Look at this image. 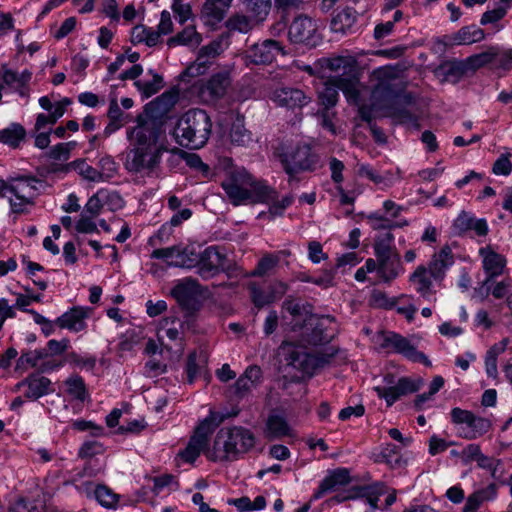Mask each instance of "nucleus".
<instances>
[{
    "label": "nucleus",
    "instance_id": "nucleus-1",
    "mask_svg": "<svg viewBox=\"0 0 512 512\" xmlns=\"http://www.w3.org/2000/svg\"><path fill=\"white\" fill-rule=\"evenodd\" d=\"M355 60L353 59V68L348 73H339L330 79H320L323 84L318 88V97L320 103L325 108L334 106L338 100V92L341 90L347 101L358 107L361 118L370 121L376 117L378 111L395 102V94L388 81H381L370 93L371 104L367 106L362 98L368 93V90L361 86L355 77Z\"/></svg>",
    "mask_w": 512,
    "mask_h": 512
},
{
    "label": "nucleus",
    "instance_id": "nucleus-2",
    "mask_svg": "<svg viewBox=\"0 0 512 512\" xmlns=\"http://www.w3.org/2000/svg\"><path fill=\"white\" fill-rule=\"evenodd\" d=\"M160 130L154 128L151 122L136 125L127 130L129 148L124 167L130 173L140 176H150L159 166L166 147L159 140Z\"/></svg>",
    "mask_w": 512,
    "mask_h": 512
},
{
    "label": "nucleus",
    "instance_id": "nucleus-3",
    "mask_svg": "<svg viewBox=\"0 0 512 512\" xmlns=\"http://www.w3.org/2000/svg\"><path fill=\"white\" fill-rule=\"evenodd\" d=\"M454 264L450 247H443L435 253L428 266L420 265L410 275V283L414 290L427 301H436L437 288L441 286L446 272Z\"/></svg>",
    "mask_w": 512,
    "mask_h": 512
},
{
    "label": "nucleus",
    "instance_id": "nucleus-4",
    "mask_svg": "<svg viewBox=\"0 0 512 512\" xmlns=\"http://www.w3.org/2000/svg\"><path fill=\"white\" fill-rule=\"evenodd\" d=\"M285 308L292 316L294 332L299 331L301 343L318 345L329 342L337 333L338 324L329 315H303L299 303L286 302Z\"/></svg>",
    "mask_w": 512,
    "mask_h": 512
},
{
    "label": "nucleus",
    "instance_id": "nucleus-5",
    "mask_svg": "<svg viewBox=\"0 0 512 512\" xmlns=\"http://www.w3.org/2000/svg\"><path fill=\"white\" fill-rule=\"evenodd\" d=\"M221 185L226 196L235 206L258 202L269 195L267 185L256 180L242 167L230 168Z\"/></svg>",
    "mask_w": 512,
    "mask_h": 512
},
{
    "label": "nucleus",
    "instance_id": "nucleus-6",
    "mask_svg": "<svg viewBox=\"0 0 512 512\" xmlns=\"http://www.w3.org/2000/svg\"><path fill=\"white\" fill-rule=\"evenodd\" d=\"M212 129L209 115L202 109H191L177 121L174 129L176 142L189 149H200L208 141Z\"/></svg>",
    "mask_w": 512,
    "mask_h": 512
},
{
    "label": "nucleus",
    "instance_id": "nucleus-7",
    "mask_svg": "<svg viewBox=\"0 0 512 512\" xmlns=\"http://www.w3.org/2000/svg\"><path fill=\"white\" fill-rule=\"evenodd\" d=\"M254 443V435L248 429L224 427L218 431L208 457L213 461L233 459L250 450Z\"/></svg>",
    "mask_w": 512,
    "mask_h": 512
},
{
    "label": "nucleus",
    "instance_id": "nucleus-8",
    "mask_svg": "<svg viewBox=\"0 0 512 512\" xmlns=\"http://www.w3.org/2000/svg\"><path fill=\"white\" fill-rule=\"evenodd\" d=\"M220 421L221 417L218 413L210 409L209 415L201 420L195 427L185 448L177 453L176 462L178 465L184 463L192 464L197 460L201 453L207 448L209 437Z\"/></svg>",
    "mask_w": 512,
    "mask_h": 512
},
{
    "label": "nucleus",
    "instance_id": "nucleus-9",
    "mask_svg": "<svg viewBox=\"0 0 512 512\" xmlns=\"http://www.w3.org/2000/svg\"><path fill=\"white\" fill-rule=\"evenodd\" d=\"M38 183L36 178L29 176L10 178V188L6 199L9 202L11 213H29L38 195Z\"/></svg>",
    "mask_w": 512,
    "mask_h": 512
},
{
    "label": "nucleus",
    "instance_id": "nucleus-10",
    "mask_svg": "<svg viewBox=\"0 0 512 512\" xmlns=\"http://www.w3.org/2000/svg\"><path fill=\"white\" fill-rule=\"evenodd\" d=\"M281 365L291 367L302 373V376H310L318 366L316 357L306 351L303 345H296L293 342L285 341L277 353Z\"/></svg>",
    "mask_w": 512,
    "mask_h": 512
},
{
    "label": "nucleus",
    "instance_id": "nucleus-11",
    "mask_svg": "<svg viewBox=\"0 0 512 512\" xmlns=\"http://www.w3.org/2000/svg\"><path fill=\"white\" fill-rule=\"evenodd\" d=\"M377 341L382 348H391L394 352L401 354L409 361L422 363L425 366L431 365L427 356L418 351L417 347L419 341L415 337L407 338L397 333L387 332L379 334Z\"/></svg>",
    "mask_w": 512,
    "mask_h": 512
},
{
    "label": "nucleus",
    "instance_id": "nucleus-12",
    "mask_svg": "<svg viewBox=\"0 0 512 512\" xmlns=\"http://www.w3.org/2000/svg\"><path fill=\"white\" fill-rule=\"evenodd\" d=\"M451 420L458 426V434L465 439H476L491 428V422L482 417L475 416L471 411L461 408L451 410Z\"/></svg>",
    "mask_w": 512,
    "mask_h": 512
},
{
    "label": "nucleus",
    "instance_id": "nucleus-13",
    "mask_svg": "<svg viewBox=\"0 0 512 512\" xmlns=\"http://www.w3.org/2000/svg\"><path fill=\"white\" fill-rule=\"evenodd\" d=\"M353 68V57L336 56L332 58L319 59L313 66L304 65L302 70L317 79H330L339 73H348Z\"/></svg>",
    "mask_w": 512,
    "mask_h": 512
},
{
    "label": "nucleus",
    "instance_id": "nucleus-14",
    "mask_svg": "<svg viewBox=\"0 0 512 512\" xmlns=\"http://www.w3.org/2000/svg\"><path fill=\"white\" fill-rule=\"evenodd\" d=\"M184 331V322L179 317L175 315L165 316L157 325L158 342L167 349H170L173 344L181 353L183 350Z\"/></svg>",
    "mask_w": 512,
    "mask_h": 512
},
{
    "label": "nucleus",
    "instance_id": "nucleus-15",
    "mask_svg": "<svg viewBox=\"0 0 512 512\" xmlns=\"http://www.w3.org/2000/svg\"><path fill=\"white\" fill-rule=\"evenodd\" d=\"M374 390L387 406H392L402 396L415 392L417 385L409 378L402 377L395 380L393 376L388 375L384 377L383 384L375 386Z\"/></svg>",
    "mask_w": 512,
    "mask_h": 512
},
{
    "label": "nucleus",
    "instance_id": "nucleus-16",
    "mask_svg": "<svg viewBox=\"0 0 512 512\" xmlns=\"http://www.w3.org/2000/svg\"><path fill=\"white\" fill-rule=\"evenodd\" d=\"M229 45L228 37L221 35L209 45L203 46L197 60L188 66L181 77L185 81L188 78L198 77L208 69V58H214L222 53Z\"/></svg>",
    "mask_w": 512,
    "mask_h": 512
},
{
    "label": "nucleus",
    "instance_id": "nucleus-17",
    "mask_svg": "<svg viewBox=\"0 0 512 512\" xmlns=\"http://www.w3.org/2000/svg\"><path fill=\"white\" fill-rule=\"evenodd\" d=\"M280 161L289 175H294L303 170H310L315 164L311 149L306 144L298 145L294 148H286L280 154Z\"/></svg>",
    "mask_w": 512,
    "mask_h": 512
},
{
    "label": "nucleus",
    "instance_id": "nucleus-18",
    "mask_svg": "<svg viewBox=\"0 0 512 512\" xmlns=\"http://www.w3.org/2000/svg\"><path fill=\"white\" fill-rule=\"evenodd\" d=\"M178 95L175 92H164L155 100L146 104L143 113H141L136 122L144 124V122H151L154 128L159 129L160 121L176 104Z\"/></svg>",
    "mask_w": 512,
    "mask_h": 512
},
{
    "label": "nucleus",
    "instance_id": "nucleus-19",
    "mask_svg": "<svg viewBox=\"0 0 512 512\" xmlns=\"http://www.w3.org/2000/svg\"><path fill=\"white\" fill-rule=\"evenodd\" d=\"M230 71L228 69L214 73L211 78L200 85L199 97L209 103L223 97L230 86Z\"/></svg>",
    "mask_w": 512,
    "mask_h": 512
},
{
    "label": "nucleus",
    "instance_id": "nucleus-20",
    "mask_svg": "<svg viewBox=\"0 0 512 512\" xmlns=\"http://www.w3.org/2000/svg\"><path fill=\"white\" fill-rule=\"evenodd\" d=\"M231 2L232 0H206L199 16L204 26L211 30H217L218 24L224 19Z\"/></svg>",
    "mask_w": 512,
    "mask_h": 512
},
{
    "label": "nucleus",
    "instance_id": "nucleus-21",
    "mask_svg": "<svg viewBox=\"0 0 512 512\" xmlns=\"http://www.w3.org/2000/svg\"><path fill=\"white\" fill-rule=\"evenodd\" d=\"M200 293V286L192 280L179 282L171 291L179 305L188 310L196 309Z\"/></svg>",
    "mask_w": 512,
    "mask_h": 512
},
{
    "label": "nucleus",
    "instance_id": "nucleus-22",
    "mask_svg": "<svg viewBox=\"0 0 512 512\" xmlns=\"http://www.w3.org/2000/svg\"><path fill=\"white\" fill-rule=\"evenodd\" d=\"M225 266V257L215 247H208L199 254L198 272L203 278H209Z\"/></svg>",
    "mask_w": 512,
    "mask_h": 512
},
{
    "label": "nucleus",
    "instance_id": "nucleus-23",
    "mask_svg": "<svg viewBox=\"0 0 512 512\" xmlns=\"http://www.w3.org/2000/svg\"><path fill=\"white\" fill-rule=\"evenodd\" d=\"M479 255L482 258L483 269L489 278L503 274L507 263L503 255L497 253L491 246L480 248Z\"/></svg>",
    "mask_w": 512,
    "mask_h": 512
},
{
    "label": "nucleus",
    "instance_id": "nucleus-24",
    "mask_svg": "<svg viewBox=\"0 0 512 512\" xmlns=\"http://www.w3.org/2000/svg\"><path fill=\"white\" fill-rule=\"evenodd\" d=\"M50 384V380L46 377L33 375L18 383L17 388L24 389L23 394L26 398L35 400L48 393Z\"/></svg>",
    "mask_w": 512,
    "mask_h": 512
},
{
    "label": "nucleus",
    "instance_id": "nucleus-25",
    "mask_svg": "<svg viewBox=\"0 0 512 512\" xmlns=\"http://www.w3.org/2000/svg\"><path fill=\"white\" fill-rule=\"evenodd\" d=\"M502 60H507L509 63L512 62V51L492 47L483 53L469 57L466 61V65L471 69H477L489 62Z\"/></svg>",
    "mask_w": 512,
    "mask_h": 512
},
{
    "label": "nucleus",
    "instance_id": "nucleus-26",
    "mask_svg": "<svg viewBox=\"0 0 512 512\" xmlns=\"http://www.w3.org/2000/svg\"><path fill=\"white\" fill-rule=\"evenodd\" d=\"M309 100L310 98L303 91L293 88L279 89L273 94V101L275 103L288 108L303 107Z\"/></svg>",
    "mask_w": 512,
    "mask_h": 512
},
{
    "label": "nucleus",
    "instance_id": "nucleus-27",
    "mask_svg": "<svg viewBox=\"0 0 512 512\" xmlns=\"http://www.w3.org/2000/svg\"><path fill=\"white\" fill-rule=\"evenodd\" d=\"M282 52L281 47L273 40H265L253 45L248 57L256 64L271 62L276 54Z\"/></svg>",
    "mask_w": 512,
    "mask_h": 512
},
{
    "label": "nucleus",
    "instance_id": "nucleus-28",
    "mask_svg": "<svg viewBox=\"0 0 512 512\" xmlns=\"http://www.w3.org/2000/svg\"><path fill=\"white\" fill-rule=\"evenodd\" d=\"M350 481L349 471L345 468H338L327 475L315 492L316 499L321 498L325 493L336 490Z\"/></svg>",
    "mask_w": 512,
    "mask_h": 512
},
{
    "label": "nucleus",
    "instance_id": "nucleus-29",
    "mask_svg": "<svg viewBox=\"0 0 512 512\" xmlns=\"http://www.w3.org/2000/svg\"><path fill=\"white\" fill-rule=\"evenodd\" d=\"M92 309L89 307H74L66 312V330L72 333L84 332L87 329V319Z\"/></svg>",
    "mask_w": 512,
    "mask_h": 512
},
{
    "label": "nucleus",
    "instance_id": "nucleus-30",
    "mask_svg": "<svg viewBox=\"0 0 512 512\" xmlns=\"http://www.w3.org/2000/svg\"><path fill=\"white\" fill-rule=\"evenodd\" d=\"M378 262L377 275L383 281H390L396 278L401 272V264L396 254L376 257Z\"/></svg>",
    "mask_w": 512,
    "mask_h": 512
},
{
    "label": "nucleus",
    "instance_id": "nucleus-31",
    "mask_svg": "<svg viewBox=\"0 0 512 512\" xmlns=\"http://www.w3.org/2000/svg\"><path fill=\"white\" fill-rule=\"evenodd\" d=\"M264 433L268 439H278L291 436L292 430L284 416L273 413L266 421Z\"/></svg>",
    "mask_w": 512,
    "mask_h": 512
},
{
    "label": "nucleus",
    "instance_id": "nucleus-32",
    "mask_svg": "<svg viewBox=\"0 0 512 512\" xmlns=\"http://www.w3.org/2000/svg\"><path fill=\"white\" fill-rule=\"evenodd\" d=\"M8 510L9 512H51L39 497H17L9 504Z\"/></svg>",
    "mask_w": 512,
    "mask_h": 512
},
{
    "label": "nucleus",
    "instance_id": "nucleus-33",
    "mask_svg": "<svg viewBox=\"0 0 512 512\" xmlns=\"http://www.w3.org/2000/svg\"><path fill=\"white\" fill-rule=\"evenodd\" d=\"M246 15L257 26L268 16L271 9V0H244Z\"/></svg>",
    "mask_w": 512,
    "mask_h": 512
},
{
    "label": "nucleus",
    "instance_id": "nucleus-34",
    "mask_svg": "<svg viewBox=\"0 0 512 512\" xmlns=\"http://www.w3.org/2000/svg\"><path fill=\"white\" fill-rule=\"evenodd\" d=\"M508 341L503 339L498 343H495L486 353L485 356V371L489 378L497 379L498 377V366L497 359L507 349Z\"/></svg>",
    "mask_w": 512,
    "mask_h": 512
},
{
    "label": "nucleus",
    "instance_id": "nucleus-35",
    "mask_svg": "<svg viewBox=\"0 0 512 512\" xmlns=\"http://www.w3.org/2000/svg\"><path fill=\"white\" fill-rule=\"evenodd\" d=\"M64 114V101H56L55 107L51 112L40 113L36 117L34 125L35 131H50L53 125Z\"/></svg>",
    "mask_w": 512,
    "mask_h": 512
},
{
    "label": "nucleus",
    "instance_id": "nucleus-36",
    "mask_svg": "<svg viewBox=\"0 0 512 512\" xmlns=\"http://www.w3.org/2000/svg\"><path fill=\"white\" fill-rule=\"evenodd\" d=\"M66 394H69L71 398L75 400V405H73L74 411H80L82 404L87 398V392L83 380L78 376H74L66 380Z\"/></svg>",
    "mask_w": 512,
    "mask_h": 512
},
{
    "label": "nucleus",
    "instance_id": "nucleus-37",
    "mask_svg": "<svg viewBox=\"0 0 512 512\" xmlns=\"http://www.w3.org/2000/svg\"><path fill=\"white\" fill-rule=\"evenodd\" d=\"M31 75V72L28 70H23L21 73H18L3 67L1 83L6 89L13 91L16 88H19L21 85H27L31 79Z\"/></svg>",
    "mask_w": 512,
    "mask_h": 512
},
{
    "label": "nucleus",
    "instance_id": "nucleus-38",
    "mask_svg": "<svg viewBox=\"0 0 512 512\" xmlns=\"http://www.w3.org/2000/svg\"><path fill=\"white\" fill-rule=\"evenodd\" d=\"M148 75L149 78L135 82V86L144 98L153 96L163 87V79L159 74L150 70Z\"/></svg>",
    "mask_w": 512,
    "mask_h": 512
},
{
    "label": "nucleus",
    "instance_id": "nucleus-39",
    "mask_svg": "<svg viewBox=\"0 0 512 512\" xmlns=\"http://www.w3.org/2000/svg\"><path fill=\"white\" fill-rule=\"evenodd\" d=\"M269 195L266 199L259 200L258 202L268 203L269 211L273 216H280L284 213L285 209L293 202V197L290 195L283 196L279 199L278 193L267 185Z\"/></svg>",
    "mask_w": 512,
    "mask_h": 512
},
{
    "label": "nucleus",
    "instance_id": "nucleus-40",
    "mask_svg": "<svg viewBox=\"0 0 512 512\" xmlns=\"http://www.w3.org/2000/svg\"><path fill=\"white\" fill-rule=\"evenodd\" d=\"M92 496L103 507L116 509L119 505L121 496L105 485H96Z\"/></svg>",
    "mask_w": 512,
    "mask_h": 512
},
{
    "label": "nucleus",
    "instance_id": "nucleus-41",
    "mask_svg": "<svg viewBox=\"0 0 512 512\" xmlns=\"http://www.w3.org/2000/svg\"><path fill=\"white\" fill-rule=\"evenodd\" d=\"M74 171L82 178L93 181H102V174L89 165L85 160H76L70 163H66V173Z\"/></svg>",
    "mask_w": 512,
    "mask_h": 512
},
{
    "label": "nucleus",
    "instance_id": "nucleus-42",
    "mask_svg": "<svg viewBox=\"0 0 512 512\" xmlns=\"http://www.w3.org/2000/svg\"><path fill=\"white\" fill-rule=\"evenodd\" d=\"M25 134L23 126L18 123H12L0 131V142L15 148L24 139Z\"/></svg>",
    "mask_w": 512,
    "mask_h": 512
},
{
    "label": "nucleus",
    "instance_id": "nucleus-43",
    "mask_svg": "<svg viewBox=\"0 0 512 512\" xmlns=\"http://www.w3.org/2000/svg\"><path fill=\"white\" fill-rule=\"evenodd\" d=\"M384 493H386V487L381 483H375L360 488L359 497L365 499V501L370 505L371 512H375L378 508L379 498Z\"/></svg>",
    "mask_w": 512,
    "mask_h": 512
},
{
    "label": "nucleus",
    "instance_id": "nucleus-44",
    "mask_svg": "<svg viewBox=\"0 0 512 512\" xmlns=\"http://www.w3.org/2000/svg\"><path fill=\"white\" fill-rule=\"evenodd\" d=\"M228 504L233 505L239 512H249L262 510L266 506V500L263 496H257L253 501L249 497H240L229 499Z\"/></svg>",
    "mask_w": 512,
    "mask_h": 512
},
{
    "label": "nucleus",
    "instance_id": "nucleus-45",
    "mask_svg": "<svg viewBox=\"0 0 512 512\" xmlns=\"http://www.w3.org/2000/svg\"><path fill=\"white\" fill-rule=\"evenodd\" d=\"M230 139L232 143L239 146H247L253 141L251 133L244 127L242 117L238 116L233 122L230 129Z\"/></svg>",
    "mask_w": 512,
    "mask_h": 512
},
{
    "label": "nucleus",
    "instance_id": "nucleus-46",
    "mask_svg": "<svg viewBox=\"0 0 512 512\" xmlns=\"http://www.w3.org/2000/svg\"><path fill=\"white\" fill-rule=\"evenodd\" d=\"M179 248L180 246L156 249L152 252L151 257L163 259L169 266L189 265L191 262L179 260Z\"/></svg>",
    "mask_w": 512,
    "mask_h": 512
},
{
    "label": "nucleus",
    "instance_id": "nucleus-47",
    "mask_svg": "<svg viewBox=\"0 0 512 512\" xmlns=\"http://www.w3.org/2000/svg\"><path fill=\"white\" fill-rule=\"evenodd\" d=\"M229 32H248L257 26L246 14L236 13L226 21Z\"/></svg>",
    "mask_w": 512,
    "mask_h": 512
},
{
    "label": "nucleus",
    "instance_id": "nucleus-48",
    "mask_svg": "<svg viewBox=\"0 0 512 512\" xmlns=\"http://www.w3.org/2000/svg\"><path fill=\"white\" fill-rule=\"evenodd\" d=\"M394 241L393 235L389 231H383L375 239L374 253L376 257H385L393 254L391 248Z\"/></svg>",
    "mask_w": 512,
    "mask_h": 512
},
{
    "label": "nucleus",
    "instance_id": "nucleus-49",
    "mask_svg": "<svg viewBox=\"0 0 512 512\" xmlns=\"http://www.w3.org/2000/svg\"><path fill=\"white\" fill-rule=\"evenodd\" d=\"M355 19V15L349 9L341 11L331 21L332 32H345L352 27Z\"/></svg>",
    "mask_w": 512,
    "mask_h": 512
},
{
    "label": "nucleus",
    "instance_id": "nucleus-50",
    "mask_svg": "<svg viewBox=\"0 0 512 512\" xmlns=\"http://www.w3.org/2000/svg\"><path fill=\"white\" fill-rule=\"evenodd\" d=\"M285 291L286 285L280 282L276 285L275 293L269 295H264L259 289L253 288L252 298L256 306L262 307L283 295Z\"/></svg>",
    "mask_w": 512,
    "mask_h": 512
},
{
    "label": "nucleus",
    "instance_id": "nucleus-51",
    "mask_svg": "<svg viewBox=\"0 0 512 512\" xmlns=\"http://www.w3.org/2000/svg\"><path fill=\"white\" fill-rule=\"evenodd\" d=\"M41 359H44V352L33 350L23 353L17 361V370L26 371L29 368L36 367Z\"/></svg>",
    "mask_w": 512,
    "mask_h": 512
},
{
    "label": "nucleus",
    "instance_id": "nucleus-52",
    "mask_svg": "<svg viewBox=\"0 0 512 512\" xmlns=\"http://www.w3.org/2000/svg\"><path fill=\"white\" fill-rule=\"evenodd\" d=\"M511 153L506 151L494 162L492 172L497 176H508L512 172Z\"/></svg>",
    "mask_w": 512,
    "mask_h": 512
},
{
    "label": "nucleus",
    "instance_id": "nucleus-53",
    "mask_svg": "<svg viewBox=\"0 0 512 512\" xmlns=\"http://www.w3.org/2000/svg\"><path fill=\"white\" fill-rule=\"evenodd\" d=\"M336 275L337 270L335 268L324 269L315 277L314 284L323 289L334 287L337 284Z\"/></svg>",
    "mask_w": 512,
    "mask_h": 512
},
{
    "label": "nucleus",
    "instance_id": "nucleus-54",
    "mask_svg": "<svg viewBox=\"0 0 512 512\" xmlns=\"http://www.w3.org/2000/svg\"><path fill=\"white\" fill-rule=\"evenodd\" d=\"M100 191L104 194L102 202L104 203L105 209L116 211L123 207L124 201L117 192L108 189H100Z\"/></svg>",
    "mask_w": 512,
    "mask_h": 512
},
{
    "label": "nucleus",
    "instance_id": "nucleus-55",
    "mask_svg": "<svg viewBox=\"0 0 512 512\" xmlns=\"http://www.w3.org/2000/svg\"><path fill=\"white\" fill-rule=\"evenodd\" d=\"M66 363L75 368L82 370H92L95 366L96 360L93 357H82L77 354H66Z\"/></svg>",
    "mask_w": 512,
    "mask_h": 512
},
{
    "label": "nucleus",
    "instance_id": "nucleus-56",
    "mask_svg": "<svg viewBox=\"0 0 512 512\" xmlns=\"http://www.w3.org/2000/svg\"><path fill=\"white\" fill-rule=\"evenodd\" d=\"M172 10L174 13L175 20L180 24H185L190 18H192V10L189 4H183L182 0H173Z\"/></svg>",
    "mask_w": 512,
    "mask_h": 512
},
{
    "label": "nucleus",
    "instance_id": "nucleus-57",
    "mask_svg": "<svg viewBox=\"0 0 512 512\" xmlns=\"http://www.w3.org/2000/svg\"><path fill=\"white\" fill-rule=\"evenodd\" d=\"M103 195L100 189L92 195L86 203L85 212L92 217L99 215L105 209L104 203L102 202Z\"/></svg>",
    "mask_w": 512,
    "mask_h": 512
},
{
    "label": "nucleus",
    "instance_id": "nucleus-58",
    "mask_svg": "<svg viewBox=\"0 0 512 512\" xmlns=\"http://www.w3.org/2000/svg\"><path fill=\"white\" fill-rule=\"evenodd\" d=\"M201 34H177L175 37L170 38L167 41L169 47H175L178 45L195 46L201 41Z\"/></svg>",
    "mask_w": 512,
    "mask_h": 512
},
{
    "label": "nucleus",
    "instance_id": "nucleus-59",
    "mask_svg": "<svg viewBox=\"0 0 512 512\" xmlns=\"http://www.w3.org/2000/svg\"><path fill=\"white\" fill-rule=\"evenodd\" d=\"M104 452L103 445L96 440L85 441L79 449V456L82 458H91Z\"/></svg>",
    "mask_w": 512,
    "mask_h": 512
},
{
    "label": "nucleus",
    "instance_id": "nucleus-60",
    "mask_svg": "<svg viewBox=\"0 0 512 512\" xmlns=\"http://www.w3.org/2000/svg\"><path fill=\"white\" fill-rule=\"evenodd\" d=\"M317 28L311 18L307 16L296 17L290 25L289 32H315Z\"/></svg>",
    "mask_w": 512,
    "mask_h": 512
},
{
    "label": "nucleus",
    "instance_id": "nucleus-61",
    "mask_svg": "<svg viewBox=\"0 0 512 512\" xmlns=\"http://www.w3.org/2000/svg\"><path fill=\"white\" fill-rule=\"evenodd\" d=\"M396 310L411 322L414 319L417 307L411 302L410 297H402L396 305Z\"/></svg>",
    "mask_w": 512,
    "mask_h": 512
},
{
    "label": "nucleus",
    "instance_id": "nucleus-62",
    "mask_svg": "<svg viewBox=\"0 0 512 512\" xmlns=\"http://www.w3.org/2000/svg\"><path fill=\"white\" fill-rule=\"evenodd\" d=\"M72 426L78 431H89L90 434L95 437L104 435L103 427L92 421L76 420L72 423Z\"/></svg>",
    "mask_w": 512,
    "mask_h": 512
},
{
    "label": "nucleus",
    "instance_id": "nucleus-63",
    "mask_svg": "<svg viewBox=\"0 0 512 512\" xmlns=\"http://www.w3.org/2000/svg\"><path fill=\"white\" fill-rule=\"evenodd\" d=\"M278 263V257L274 255L264 256L258 263L253 275L262 276L272 270Z\"/></svg>",
    "mask_w": 512,
    "mask_h": 512
},
{
    "label": "nucleus",
    "instance_id": "nucleus-64",
    "mask_svg": "<svg viewBox=\"0 0 512 512\" xmlns=\"http://www.w3.org/2000/svg\"><path fill=\"white\" fill-rule=\"evenodd\" d=\"M474 219L475 217L470 213L461 212L454 220V229L459 233L470 231Z\"/></svg>",
    "mask_w": 512,
    "mask_h": 512
}]
</instances>
